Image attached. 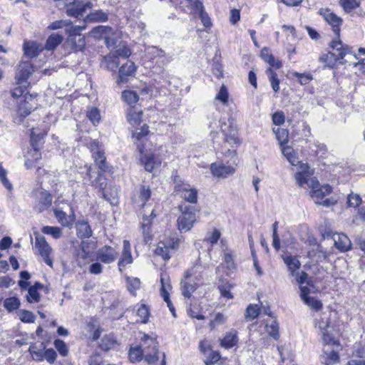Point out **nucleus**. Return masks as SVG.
I'll return each mask as SVG.
<instances>
[{
  "instance_id": "nucleus-1",
  "label": "nucleus",
  "mask_w": 365,
  "mask_h": 365,
  "mask_svg": "<svg viewBox=\"0 0 365 365\" xmlns=\"http://www.w3.org/2000/svg\"><path fill=\"white\" fill-rule=\"evenodd\" d=\"M64 27L66 28V33L68 34V41L71 42L74 50L76 51H81L85 46V39L83 36L76 33L84 30L86 26H73L70 20H59L51 23L48 26V29L56 30Z\"/></svg>"
},
{
  "instance_id": "nucleus-2",
  "label": "nucleus",
  "mask_w": 365,
  "mask_h": 365,
  "mask_svg": "<svg viewBox=\"0 0 365 365\" xmlns=\"http://www.w3.org/2000/svg\"><path fill=\"white\" fill-rule=\"evenodd\" d=\"M329 46L339 52L336 56L334 53L328 51L327 53H322L319 58V62L324 64L325 67L333 68L336 66V61L343 59L344 57L350 52V48L348 46H344L341 39H333Z\"/></svg>"
},
{
  "instance_id": "nucleus-3",
  "label": "nucleus",
  "mask_w": 365,
  "mask_h": 365,
  "mask_svg": "<svg viewBox=\"0 0 365 365\" xmlns=\"http://www.w3.org/2000/svg\"><path fill=\"white\" fill-rule=\"evenodd\" d=\"M139 346L143 351L145 361L148 364H155L160 359L156 336L143 334Z\"/></svg>"
},
{
  "instance_id": "nucleus-4",
  "label": "nucleus",
  "mask_w": 365,
  "mask_h": 365,
  "mask_svg": "<svg viewBox=\"0 0 365 365\" xmlns=\"http://www.w3.org/2000/svg\"><path fill=\"white\" fill-rule=\"evenodd\" d=\"M182 212L178 218V227L180 232H186L191 230L196 221V209L192 206L181 205L180 207Z\"/></svg>"
},
{
  "instance_id": "nucleus-5",
  "label": "nucleus",
  "mask_w": 365,
  "mask_h": 365,
  "mask_svg": "<svg viewBox=\"0 0 365 365\" xmlns=\"http://www.w3.org/2000/svg\"><path fill=\"white\" fill-rule=\"evenodd\" d=\"M220 131L224 135V141L230 145L240 143L238 130L235 120L230 117L227 121H220Z\"/></svg>"
},
{
  "instance_id": "nucleus-6",
  "label": "nucleus",
  "mask_w": 365,
  "mask_h": 365,
  "mask_svg": "<svg viewBox=\"0 0 365 365\" xmlns=\"http://www.w3.org/2000/svg\"><path fill=\"white\" fill-rule=\"evenodd\" d=\"M175 190L180 194L181 197L190 203H196L197 200V190L190 184L184 182L179 176L174 177Z\"/></svg>"
},
{
  "instance_id": "nucleus-7",
  "label": "nucleus",
  "mask_w": 365,
  "mask_h": 365,
  "mask_svg": "<svg viewBox=\"0 0 365 365\" xmlns=\"http://www.w3.org/2000/svg\"><path fill=\"white\" fill-rule=\"evenodd\" d=\"M93 7V4L88 0H73L66 4V14L68 16L76 19L83 18L88 9Z\"/></svg>"
},
{
  "instance_id": "nucleus-8",
  "label": "nucleus",
  "mask_w": 365,
  "mask_h": 365,
  "mask_svg": "<svg viewBox=\"0 0 365 365\" xmlns=\"http://www.w3.org/2000/svg\"><path fill=\"white\" fill-rule=\"evenodd\" d=\"M32 195L34 198V209L37 212L41 213L51 205L53 198L47 190L38 188L34 190Z\"/></svg>"
},
{
  "instance_id": "nucleus-9",
  "label": "nucleus",
  "mask_w": 365,
  "mask_h": 365,
  "mask_svg": "<svg viewBox=\"0 0 365 365\" xmlns=\"http://www.w3.org/2000/svg\"><path fill=\"white\" fill-rule=\"evenodd\" d=\"M319 14L323 17L326 23L331 26L332 31L336 36L334 39H340V27L343 22L342 19L328 8L320 9Z\"/></svg>"
},
{
  "instance_id": "nucleus-10",
  "label": "nucleus",
  "mask_w": 365,
  "mask_h": 365,
  "mask_svg": "<svg viewBox=\"0 0 365 365\" xmlns=\"http://www.w3.org/2000/svg\"><path fill=\"white\" fill-rule=\"evenodd\" d=\"M313 173L307 163H301L299 165V170L295 174V180L297 185L303 188L306 186H314L317 182L316 178H312Z\"/></svg>"
},
{
  "instance_id": "nucleus-11",
  "label": "nucleus",
  "mask_w": 365,
  "mask_h": 365,
  "mask_svg": "<svg viewBox=\"0 0 365 365\" xmlns=\"http://www.w3.org/2000/svg\"><path fill=\"white\" fill-rule=\"evenodd\" d=\"M324 238H331L334 242V246L341 252H344L351 249V242L349 238L343 233H336L331 231L325 232L323 234Z\"/></svg>"
},
{
  "instance_id": "nucleus-12",
  "label": "nucleus",
  "mask_w": 365,
  "mask_h": 365,
  "mask_svg": "<svg viewBox=\"0 0 365 365\" xmlns=\"http://www.w3.org/2000/svg\"><path fill=\"white\" fill-rule=\"evenodd\" d=\"M90 148L95 163L101 172H106L108 170L103 150L98 140H93L90 143Z\"/></svg>"
},
{
  "instance_id": "nucleus-13",
  "label": "nucleus",
  "mask_w": 365,
  "mask_h": 365,
  "mask_svg": "<svg viewBox=\"0 0 365 365\" xmlns=\"http://www.w3.org/2000/svg\"><path fill=\"white\" fill-rule=\"evenodd\" d=\"M138 148L141 154L140 162L144 168L148 172H152L155 166L160 164V161L158 160L150 150H145L143 145H137Z\"/></svg>"
},
{
  "instance_id": "nucleus-14",
  "label": "nucleus",
  "mask_w": 365,
  "mask_h": 365,
  "mask_svg": "<svg viewBox=\"0 0 365 365\" xmlns=\"http://www.w3.org/2000/svg\"><path fill=\"white\" fill-rule=\"evenodd\" d=\"M36 247L38 249L39 255L43 258L44 262L50 267H53V259L50 255L52 252V248L46 241V239L43 236L36 237Z\"/></svg>"
},
{
  "instance_id": "nucleus-15",
  "label": "nucleus",
  "mask_w": 365,
  "mask_h": 365,
  "mask_svg": "<svg viewBox=\"0 0 365 365\" xmlns=\"http://www.w3.org/2000/svg\"><path fill=\"white\" fill-rule=\"evenodd\" d=\"M34 71V66L29 61L21 62L16 72L15 79L18 85H23L27 83L28 78Z\"/></svg>"
},
{
  "instance_id": "nucleus-16",
  "label": "nucleus",
  "mask_w": 365,
  "mask_h": 365,
  "mask_svg": "<svg viewBox=\"0 0 365 365\" xmlns=\"http://www.w3.org/2000/svg\"><path fill=\"white\" fill-rule=\"evenodd\" d=\"M31 148L27 153L25 160V166L28 169H31L34 166V163H36L41 158V153L38 148V145L34 143V133H31Z\"/></svg>"
},
{
  "instance_id": "nucleus-17",
  "label": "nucleus",
  "mask_w": 365,
  "mask_h": 365,
  "mask_svg": "<svg viewBox=\"0 0 365 365\" xmlns=\"http://www.w3.org/2000/svg\"><path fill=\"white\" fill-rule=\"evenodd\" d=\"M311 188L310 196L313 200L317 204L324 199V197L330 194L331 192V187L329 185H324L319 186V181L314 186H306V188Z\"/></svg>"
},
{
  "instance_id": "nucleus-18",
  "label": "nucleus",
  "mask_w": 365,
  "mask_h": 365,
  "mask_svg": "<svg viewBox=\"0 0 365 365\" xmlns=\"http://www.w3.org/2000/svg\"><path fill=\"white\" fill-rule=\"evenodd\" d=\"M118 255V251L110 246L105 245L97 252V259L103 263L110 264L115 261Z\"/></svg>"
},
{
  "instance_id": "nucleus-19",
  "label": "nucleus",
  "mask_w": 365,
  "mask_h": 365,
  "mask_svg": "<svg viewBox=\"0 0 365 365\" xmlns=\"http://www.w3.org/2000/svg\"><path fill=\"white\" fill-rule=\"evenodd\" d=\"M210 170L213 176L217 178H227L235 173V168L230 165H225L220 163H213L210 165Z\"/></svg>"
},
{
  "instance_id": "nucleus-20",
  "label": "nucleus",
  "mask_w": 365,
  "mask_h": 365,
  "mask_svg": "<svg viewBox=\"0 0 365 365\" xmlns=\"http://www.w3.org/2000/svg\"><path fill=\"white\" fill-rule=\"evenodd\" d=\"M136 71V67L133 61H128L120 68L118 72V78L117 83H125L128 81V77L133 76Z\"/></svg>"
},
{
  "instance_id": "nucleus-21",
  "label": "nucleus",
  "mask_w": 365,
  "mask_h": 365,
  "mask_svg": "<svg viewBox=\"0 0 365 365\" xmlns=\"http://www.w3.org/2000/svg\"><path fill=\"white\" fill-rule=\"evenodd\" d=\"M151 195V190L145 185H141L136 194L134 195L132 200L133 203L136 204L138 207H144L146 202L150 199Z\"/></svg>"
},
{
  "instance_id": "nucleus-22",
  "label": "nucleus",
  "mask_w": 365,
  "mask_h": 365,
  "mask_svg": "<svg viewBox=\"0 0 365 365\" xmlns=\"http://www.w3.org/2000/svg\"><path fill=\"white\" fill-rule=\"evenodd\" d=\"M206 267L200 264H195L184 274V278L187 279L193 277L196 282L200 283L205 279Z\"/></svg>"
},
{
  "instance_id": "nucleus-23",
  "label": "nucleus",
  "mask_w": 365,
  "mask_h": 365,
  "mask_svg": "<svg viewBox=\"0 0 365 365\" xmlns=\"http://www.w3.org/2000/svg\"><path fill=\"white\" fill-rule=\"evenodd\" d=\"M238 332L237 330L232 329L226 332L224 337L220 341V345L225 349H230L236 346L238 343Z\"/></svg>"
},
{
  "instance_id": "nucleus-24",
  "label": "nucleus",
  "mask_w": 365,
  "mask_h": 365,
  "mask_svg": "<svg viewBox=\"0 0 365 365\" xmlns=\"http://www.w3.org/2000/svg\"><path fill=\"white\" fill-rule=\"evenodd\" d=\"M120 64L119 58L117 56L111 53L106 56H104L101 63V66L110 71H115Z\"/></svg>"
},
{
  "instance_id": "nucleus-25",
  "label": "nucleus",
  "mask_w": 365,
  "mask_h": 365,
  "mask_svg": "<svg viewBox=\"0 0 365 365\" xmlns=\"http://www.w3.org/2000/svg\"><path fill=\"white\" fill-rule=\"evenodd\" d=\"M24 55L29 58L36 57L42 51V47L34 41H28L24 43Z\"/></svg>"
},
{
  "instance_id": "nucleus-26",
  "label": "nucleus",
  "mask_w": 365,
  "mask_h": 365,
  "mask_svg": "<svg viewBox=\"0 0 365 365\" xmlns=\"http://www.w3.org/2000/svg\"><path fill=\"white\" fill-rule=\"evenodd\" d=\"M108 19V14L101 9H98L91 11L86 16L84 21L89 22H106Z\"/></svg>"
},
{
  "instance_id": "nucleus-27",
  "label": "nucleus",
  "mask_w": 365,
  "mask_h": 365,
  "mask_svg": "<svg viewBox=\"0 0 365 365\" xmlns=\"http://www.w3.org/2000/svg\"><path fill=\"white\" fill-rule=\"evenodd\" d=\"M63 40L62 35L55 33L52 34L47 39L45 46L46 49L48 51L54 50Z\"/></svg>"
},
{
  "instance_id": "nucleus-28",
  "label": "nucleus",
  "mask_w": 365,
  "mask_h": 365,
  "mask_svg": "<svg viewBox=\"0 0 365 365\" xmlns=\"http://www.w3.org/2000/svg\"><path fill=\"white\" fill-rule=\"evenodd\" d=\"M54 215L58 220V222L64 227H68L73 223V219L67 215L63 210L55 209L53 210Z\"/></svg>"
},
{
  "instance_id": "nucleus-29",
  "label": "nucleus",
  "mask_w": 365,
  "mask_h": 365,
  "mask_svg": "<svg viewBox=\"0 0 365 365\" xmlns=\"http://www.w3.org/2000/svg\"><path fill=\"white\" fill-rule=\"evenodd\" d=\"M284 262L287 266L289 270L291 272L292 275H295V272H297V269L300 267V262L296 257L293 256H285L283 257Z\"/></svg>"
},
{
  "instance_id": "nucleus-30",
  "label": "nucleus",
  "mask_w": 365,
  "mask_h": 365,
  "mask_svg": "<svg viewBox=\"0 0 365 365\" xmlns=\"http://www.w3.org/2000/svg\"><path fill=\"white\" fill-rule=\"evenodd\" d=\"M283 155L287 158L289 163L292 165H297L299 161L297 153L294 152L292 148L289 146H284L281 148Z\"/></svg>"
},
{
  "instance_id": "nucleus-31",
  "label": "nucleus",
  "mask_w": 365,
  "mask_h": 365,
  "mask_svg": "<svg viewBox=\"0 0 365 365\" xmlns=\"http://www.w3.org/2000/svg\"><path fill=\"white\" fill-rule=\"evenodd\" d=\"M261 56L265 62L269 63L271 66L270 68L273 67L276 69L281 68L282 62L279 60H276L272 54H269L267 48L262 50Z\"/></svg>"
},
{
  "instance_id": "nucleus-32",
  "label": "nucleus",
  "mask_w": 365,
  "mask_h": 365,
  "mask_svg": "<svg viewBox=\"0 0 365 365\" xmlns=\"http://www.w3.org/2000/svg\"><path fill=\"white\" fill-rule=\"evenodd\" d=\"M186 280L187 279L184 278V279H182L180 282L182 294L185 297L190 298L192 293L195 291L197 288V282L191 284L187 282Z\"/></svg>"
},
{
  "instance_id": "nucleus-33",
  "label": "nucleus",
  "mask_w": 365,
  "mask_h": 365,
  "mask_svg": "<svg viewBox=\"0 0 365 365\" xmlns=\"http://www.w3.org/2000/svg\"><path fill=\"white\" fill-rule=\"evenodd\" d=\"M117 342L113 336L108 334L101 338L99 346L101 349L108 351L114 348Z\"/></svg>"
},
{
  "instance_id": "nucleus-34",
  "label": "nucleus",
  "mask_w": 365,
  "mask_h": 365,
  "mask_svg": "<svg viewBox=\"0 0 365 365\" xmlns=\"http://www.w3.org/2000/svg\"><path fill=\"white\" fill-rule=\"evenodd\" d=\"M142 110H137L134 107L130 108L128 110L127 119L131 125H136L141 120Z\"/></svg>"
},
{
  "instance_id": "nucleus-35",
  "label": "nucleus",
  "mask_w": 365,
  "mask_h": 365,
  "mask_svg": "<svg viewBox=\"0 0 365 365\" xmlns=\"http://www.w3.org/2000/svg\"><path fill=\"white\" fill-rule=\"evenodd\" d=\"M122 98L130 106V108L134 107L133 105H135L139 100V97L136 92L130 90L123 91Z\"/></svg>"
},
{
  "instance_id": "nucleus-36",
  "label": "nucleus",
  "mask_w": 365,
  "mask_h": 365,
  "mask_svg": "<svg viewBox=\"0 0 365 365\" xmlns=\"http://www.w3.org/2000/svg\"><path fill=\"white\" fill-rule=\"evenodd\" d=\"M266 74L270 82L272 90L276 93L278 92L279 91V80L277 77V74L272 68H268L266 70Z\"/></svg>"
},
{
  "instance_id": "nucleus-37",
  "label": "nucleus",
  "mask_w": 365,
  "mask_h": 365,
  "mask_svg": "<svg viewBox=\"0 0 365 365\" xmlns=\"http://www.w3.org/2000/svg\"><path fill=\"white\" fill-rule=\"evenodd\" d=\"M128 356L132 363L139 362L144 359L143 351L141 350L139 346L131 347L129 350Z\"/></svg>"
},
{
  "instance_id": "nucleus-38",
  "label": "nucleus",
  "mask_w": 365,
  "mask_h": 365,
  "mask_svg": "<svg viewBox=\"0 0 365 365\" xmlns=\"http://www.w3.org/2000/svg\"><path fill=\"white\" fill-rule=\"evenodd\" d=\"M161 288L160 294L163 298L168 299L169 290L171 289L169 277L166 274H161L160 277Z\"/></svg>"
},
{
  "instance_id": "nucleus-39",
  "label": "nucleus",
  "mask_w": 365,
  "mask_h": 365,
  "mask_svg": "<svg viewBox=\"0 0 365 365\" xmlns=\"http://www.w3.org/2000/svg\"><path fill=\"white\" fill-rule=\"evenodd\" d=\"M170 250V246H168L164 242H160L155 248V253L156 255L160 256L164 260H168L170 258L169 254Z\"/></svg>"
},
{
  "instance_id": "nucleus-40",
  "label": "nucleus",
  "mask_w": 365,
  "mask_h": 365,
  "mask_svg": "<svg viewBox=\"0 0 365 365\" xmlns=\"http://www.w3.org/2000/svg\"><path fill=\"white\" fill-rule=\"evenodd\" d=\"M136 315L138 317V319L135 320L137 323H146L149 317V310L146 305L140 304L137 309Z\"/></svg>"
},
{
  "instance_id": "nucleus-41",
  "label": "nucleus",
  "mask_w": 365,
  "mask_h": 365,
  "mask_svg": "<svg viewBox=\"0 0 365 365\" xmlns=\"http://www.w3.org/2000/svg\"><path fill=\"white\" fill-rule=\"evenodd\" d=\"M273 132L276 135V138L279 141L281 148L284 146V144H286L288 142V131L284 128H273Z\"/></svg>"
},
{
  "instance_id": "nucleus-42",
  "label": "nucleus",
  "mask_w": 365,
  "mask_h": 365,
  "mask_svg": "<svg viewBox=\"0 0 365 365\" xmlns=\"http://www.w3.org/2000/svg\"><path fill=\"white\" fill-rule=\"evenodd\" d=\"M223 264L227 269L233 272L236 269V264L233 255L228 251L225 252L223 256Z\"/></svg>"
},
{
  "instance_id": "nucleus-43",
  "label": "nucleus",
  "mask_w": 365,
  "mask_h": 365,
  "mask_svg": "<svg viewBox=\"0 0 365 365\" xmlns=\"http://www.w3.org/2000/svg\"><path fill=\"white\" fill-rule=\"evenodd\" d=\"M41 232L45 235H51L54 239H59L62 236V230L58 227L43 226Z\"/></svg>"
},
{
  "instance_id": "nucleus-44",
  "label": "nucleus",
  "mask_w": 365,
  "mask_h": 365,
  "mask_svg": "<svg viewBox=\"0 0 365 365\" xmlns=\"http://www.w3.org/2000/svg\"><path fill=\"white\" fill-rule=\"evenodd\" d=\"M227 317L222 313H216L214 318L210 322L209 327L211 330H214L217 327L225 324Z\"/></svg>"
},
{
  "instance_id": "nucleus-45",
  "label": "nucleus",
  "mask_w": 365,
  "mask_h": 365,
  "mask_svg": "<svg viewBox=\"0 0 365 365\" xmlns=\"http://www.w3.org/2000/svg\"><path fill=\"white\" fill-rule=\"evenodd\" d=\"M20 304L19 299L15 297L7 298L4 302L5 309L9 312L17 309Z\"/></svg>"
},
{
  "instance_id": "nucleus-46",
  "label": "nucleus",
  "mask_w": 365,
  "mask_h": 365,
  "mask_svg": "<svg viewBox=\"0 0 365 365\" xmlns=\"http://www.w3.org/2000/svg\"><path fill=\"white\" fill-rule=\"evenodd\" d=\"M133 263V257L131 252H122L121 257L119 259L118 267L120 272H123V268L127 265Z\"/></svg>"
},
{
  "instance_id": "nucleus-47",
  "label": "nucleus",
  "mask_w": 365,
  "mask_h": 365,
  "mask_svg": "<svg viewBox=\"0 0 365 365\" xmlns=\"http://www.w3.org/2000/svg\"><path fill=\"white\" fill-rule=\"evenodd\" d=\"M265 329L268 334L274 339H277L279 337V326L276 321H272L269 324L267 323Z\"/></svg>"
},
{
  "instance_id": "nucleus-48",
  "label": "nucleus",
  "mask_w": 365,
  "mask_h": 365,
  "mask_svg": "<svg viewBox=\"0 0 365 365\" xmlns=\"http://www.w3.org/2000/svg\"><path fill=\"white\" fill-rule=\"evenodd\" d=\"M155 217L154 210H153L150 216L145 215L141 222V228L145 236L149 235L150 227L152 224L153 218Z\"/></svg>"
},
{
  "instance_id": "nucleus-49",
  "label": "nucleus",
  "mask_w": 365,
  "mask_h": 365,
  "mask_svg": "<svg viewBox=\"0 0 365 365\" xmlns=\"http://www.w3.org/2000/svg\"><path fill=\"white\" fill-rule=\"evenodd\" d=\"M17 315L19 319L24 323H33L36 318L31 312L25 309H20L17 312Z\"/></svg>"
},
{
  "instance_id": "nucleus-50",
  "label": "nucleus",
  "mask_w": 365,
  "mask_h": 365,
  "mask_svg": "<svg viewBox=\"0 0 365 365\" xmlns=\"http://www.w3.org/2000/svg\"><path fill=\"white\" fill-rule=\"evenodd\" d=\"M111 29L108 26H98L92 29L91 31V36L95 38H104L108 32H110Z\"/></svg>"
},
{
  "instance_id": "nucleus-51",
  "label": "nucleus",
  "mask_w": 365,
  "mask_h": 365,
  "mask_svg": "<svg viewBox=\"0 0 365 365\" xmlns=\"http://www.w3.org/2000/svg\"><path fill=\"white\" fill-rule=\"evenodd\" d=\"M302 301L305 304L314 311H319L322 308V303L315 297H306V299Z\"/></svg>"
},
{
  "instance_id": "nucleus-52",
  "label": "nucleus",
  "mask_w": 365,
  "mask_h": 365,
  "mask_svg": "<svg viewBox=\"0 0 365 365\" xmlns=\"http://www.w3.org/2000/svg\"><path fill=\"white\" fill-rule=\"evenodd\" d=\"M149 134L148 126L145 124L140 128H137L133 133V138L137 141H143L144 138Z\"/></svg>"
},
{
  "instance_id": "nucleus-53",
  "label": "nucleus",
  "mask_w": 365,
  "mask_h": 365,
  "mask_svg": "<svg viewBox=\"0 0 365 365\" xmlns=\"http://www.w3.org/2000/svg\"><path fill=\"white\" fill-rule=\"evenodd\" d=\"M78 234L82 238H88L92 235V230L88 223H82L78 227Z\"/></svg>"
},
{
  "instance_id": "nucleus-54",
  "label": "nucleus",
  "mask_w": 365,
  "mask_h": 365,
  "mask_svg": "<svg viewBox=\"0 0 365 365\" xmlns=\"http://www.w3.org/2000/svg\"><path fill=\"white\" fill-rule=\"evenodd\" d=\"M228 91L225 86L222 85L215 96V100L220 101L224 106H226L228 102Z\"/></svg>"
},
{
  "instance_id": "nucleus-55",
  "label": "nucleus",
  "mask_w": 365,
  "mask_h": 365,
  "mask_svg": "<svg viewBox=\"0 0 365 365\" xmlns=\"http://www.w3.org/2000/svg\"><path fill=\"white\" fill-rule=\"evenodd\" d=\"M87 116L94 125L99 123L101 115L99 110L96 108L93 107L90 108L87 112Z\"/></svg>"
},
{
  "instance_id": "nucleus-56",
  "label": "nucleus",
  "mask_w": 365,
  "mask_h": 365,
  "mask_svg": "<svg viewBox=\"0 0 365 365\" xmlns=\"http://www.w3.org/2000/svg\"><path fill=\"white\" fill-rule=\"evenodd\" d=\"M340 4L345 12H350L359 7V3L356 0H340Z\"/></svg>"
},
{
  "instance_id": "nucleus-57",
  "label": "nucleus",
  "mask_w": 365,
  "mask_h": 365,
  "mask_svg": "<svg viewBox=\"0 0 365 365\" xmlns=\"http://www.w3.org/2000/svg\"><path fill=\"white\" fill-rule=\"evenodd\" d=\"M190 5L191 9L194 11L195 14L198 16L201 14V13L204 12L205 6L202 2L200 0H186Z\"/></svg>"
},
{
  "instance_id": "nucleus-58",
  "label": "nucleus",
  "mask_w": 365,
  "mask_h": 365,
  "mask_svg": "<svg viewBox=\"0 0 365 365\" xmlns=\"http://www.w3.org/2000/svg\"><path fill=\"white\" fill-rule=\"evenodd\" d=\"M259 310L257 305L250 304L246 309L245 318L247 319H255L258 317Z\"/></svg>"
},
{
  "instance_id": "nucleus-59",
  "label": "nucleus",
  "mask_w": 365,
  "mask_h": 365,
  "mask_svg": "<svg viewBox=\"0 0 365 365\" xmlns=\"http://www.w3.org/2000/svg\"><path fill=\"white\" fill-rule=\"evenodd\" d=\"M339 361V356L338 352L335 351H330L329 354L324 356V360L322 361L325 365H333Z\"/></svg>"
},
{
  "instance_id": "nucleus-60",
  "label": "nucleus",
  "mask_w": 365,
  "mask_h": 365,
  "mask_svg": "<svg viewBox=\"0 0 365 365\" xmlns=\"http://www.w3.org/2000/svg\"><path fill=\"white\" fill-rule=\"evenodd\" d=\"M128 289L132 294H135V292L140 288V281L138 278H127Z\"/></svg>"
},
{
  "instance_id": "nucleus-61",
  "label": "nucleus",
  "mask_w": 365,
  "mask_h": 365,
  "mask_svg": "<svg viewBox=\"0 0 365 365\" xmlns=\"http://www.w3.org/2000/svg\"><path fill=\"white\" fill-rule=\"evenodd\" d=\"M53 344L55 348L58 350V351L61 356H67L68 351V346L63 340L56 339Z\"/></svg>"
},
{
  "instance_id": "nucleus-62",
  "label": "nucleus",
  "mask_w": 365,
  "mask_h": 365,
  "mask_svg": "<svg viewBox=\"0 0 365 365\" xmlns=\"http://www.w3.org/2000/svg\"><path fill=\"white\" fill-rule=\"evenodd\" d=\"M26 299L29 303L38 302L40 300V295L35 287H30L28 289Z\"/></svg>"
},
{
  "instance_id": "nucleus-63",
  "label": "nucleus",
  "mask_w": 365,
  "mask_h": 365,
  "mask_svg": "<svg viewBox=\"0 0 365 365\" xmlns=\"http://www.w3.org/2000/svg\"><path fill=\"white\" fill-rule=\"evenodd\" d=\"M113 54L117 56L118 58H119L120 56L126 58H128L130 56L131 51H130V48L127 46L122 45V46H120L119 48H117L113 53Z\"/></svg>"
},
{
  "instance_id": "nucleus-64",
  "label": "nucleus",
  "mask_w": 365,
  "mask_h": 365,
  "mask_svg": "<svg viewBox=\"0 0 365 365\" xmlns=\"http://www.w3.org/2000/svg\"><path fill=\"white\" fill-rule=\"evenodd\" d=\"M207 356L205 363L206 364H214L217 362L220 359V355L218 351L210 350L207 354Z\"/></svg>"
}]
</instances>
